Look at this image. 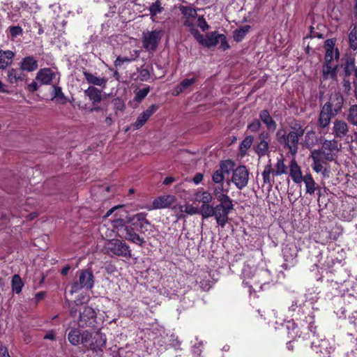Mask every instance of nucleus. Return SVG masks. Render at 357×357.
Masks as SVG:
<instances>
[{"instance_id":"nucleus-1","label":"nucleus","mask_w":357,"mask_h":357,"mask_svg":"<svg viewBox=\"0 0 357 357\" xmlns=\"http://www.w3.org/2000/svg\"><path fill=\"white\" fill-rule=\"evenodd\" d=\"M149 221L146 219L144 213H137L132 218H124L119 219L114 222V229L116 230L117 236L139 245H142L144 243L143 238H141L135 231L132 225L144 227L145 225H149Z\"/></svg>"},{"instance_id":"nucleus-2","label":"nucleus","mask_w":357,"mask_h":357,"mask_svg":"<svg viewBox=\"0 0 357 357\" xmlns=\"http://www.w3.org/2000/svg\"><path fill=\"white\" fill-rule=\"evenodd\" d=\"M243 284L248 288L250 294L273 281L271 271L266 267H254L249 264L244 266L242 271Z\"/></svg>"},{"instance_id":"nucleus-3","label":"nucleus","mask_w":357,"mask_h":357,"mask_svg":"<svg viewBox=\"0 0 357 357\" xmlns=\"http://www.w3.org/2000/svg\"><path fill=\"white\" fill-rule=\"evenodd\" d=\"M202 219L215 217L218 225L225 227L229 220V214L234 209L233 202H220L216 206H208L204 208Z\"/></svg>"},{"instance_id":"nucleus-4","label":"nucleus","mask_w":357,"mask_h":357,"mask_svg":"<svg viewBox=\"0 0 357 357\" xmlns=\"http://www.w3.org/2000/svg\"><path fill=\"white\" fill-rule=\"evenodd\" d=\"M309 325L307 326L308 329L312 333L311 337V348L317 354H319L322 357H328L331 352L333 351V346L331 345L330 342L324 338H320L319 336L315 334L313 331L312 317H309Z\"/></svg>"},{"instance_id":"nucleus-5","label":"nucleus","mask_w":357,"mask_h":357,"mask_svg":"<svg viewBox=\"0 0 357 357\" xmlns=\"http://www.w3.org/2000/svg\"><path fill=\"white\" fill-rule=\"evenodd\" d=\"M106 252L119 257H131V250L128 244L119 239H109L104 245Z\"/></svg>"},{"instance_id":"nucleus-6","label":"nucleus","mask_w":357,"mask_h":357,"mask_svg":"<svg viewBox=\"0 0 357 357\" xmlns=\"http://www.w3.org/2000/svg\"><path fill=\"white\" fill-rule=\"evenodd\" d=\"M305 133V130L301 126H294L287 134V137L283 135L285 144L289 149V152L295 155L298 151V140Z\"/></svg>"},{"instance_id":"nucleus-7","label":"nucleus","mask_w":357,"mask_h":357,"mask_svg":"<svg viewBox=\"0 0 357 357\" xmlns=\"http://www.w3.org/2000/svg\"><path fill=\"white\" fill-rule=\"evenodd\" d=\"M93 275L91 272L82 270L79 273L78 282H74L71 286L70 294L78 291L82 288L91 289L93 286Z\"/></svg>"},{"instance_id":"nucleus-8","label":"nucleus","mask_w":357,"mask_h":357,"mask_svg":"<svg viewBox=\"0 0 357 357\" xmlns=\"http://www.w3.org/2000/svg\"><path fill=\"white\" fill-rule=\"evenodd\" d=\"M341 147V144L336 139L324 140L321 146V151L324 158L328 161L334 160Z\"/></svg>"},{"instance_id":"nucleus-9","label":"nucleus","mask_w":357,"mask_h":357,"mask_svg":"<svg viewBox=\"0 0 357 357\" xmlns=\"http://www.w3.org/2000/svg\"><path fill=\"white\" fill-rule=\"evenodd\" d=\"M249 180V172L245 166H239L233 171L231 181L239 190L244 188Z\"/></svg>"},{"instance_id":"nucleus-10","label":"nucleus","mask_w":357,"mask_h":357,"mask_svg":"<svg viewBox=\"0 0 357 357\" xmlns=\"http://www.w3.org/2000/svg\"><path fill=\"white\" fill-rule=\"evenodd\" d=\"M234 165L230 160L222 161L219 169L214 171L212 175V181L216 185L225 184V176L228 175L233 169Z\"/></svg>"},{"instance_id":"nucleus-11","label":"nucleus","mask_w":357,"mask_h":357,"mask_svg":"<svg viewBox=\"0 0 357 357\" xmlns=\"http://www.w3.org/2000/svg\"><path fill=\"white\" fill-rule=\"evenodd\" d=\"M213 199V195L202 188L197 189L195 192L193 193L192 197V201L198 203H202V206H200L202 208V217L203 216V214H204L205 213L204 212V208L205 206H212L213 204H211V203L212 202Z\"/></svg>"},{"instance_id":"nucleus-12","label":"nucleus","mask_w":357,"mask_h":357,"mask_svg":"<svg viewBox=\"0 0 357 357\" xmlns=\"http://www.w3.org/2000/svg\"><path fill=\"white\" fill-rule=\"evenodd\" d=\"M298 250L294 244L286 245L282 249L283 257L284 263L283 267L285 269L294 266L297 263Z\"/></svg>"},{"instance_id":"nucleus-13","label":"nucleus","mask_w":357,"mask_h":357,"mask_svg":"<svg viewBox=\"0 0 357 357\" xmlns=\"http://www.w3.org/2000/svg\"><path fill=\"white\" fill-rule=\"evenodd\" d=\"M96 321V312L89 307L85 306L80 312L78 324L81 327L93 326Z\"/></svg>"},{"instance_id":"nucleus-14","label":"nucleus","mask_w":357,"mask_h":357,"mask_svg":"<svg viewBox=\"0 0 357 357\" xmlns=\"http://www.w3.org/2000/svg\"><path fill=\"white\" fill-rule=\"evenodd\" d=\"M161 37L162 32L160 31L154 30L144 33L142 38L143 47L149 50H154Z\"/></svg>"},{"instance_id":"nucleus-15","label":"nucleus","mask_w":357,"mask_h":357,"mask_svg":"<svg viewBox=\"0 0 357 357\" xmlns=\"http://www.w3.org/2000/svg\"><path fill=\"white\" fill-rule=\"evenodd\" d=\"M158 109V105L153 104L142 112L133 123L132 126L135 130L141 128L149 119V118Z\"/></svg>"},{"instance_id":"nucleus-16","label":"nucleus","mask_w":357,"mask_h":357,"mask_svg":"<svg viewBox=\"0 0 357 357\" xmlns=\"http://www.w3.org/2000/svg\"><path fill=\"white\" fill-rule=\"evenodd\" d=\"M57 73L51 68H43L40 70L36 75V79L43 84H50L54 80L58 79Z\"/></svg>"},{"instance_id":"nucleus-17","label":"nucleus","mask_w":357,"mask_h":357,"mask_svg":"<svg viewBox=\"0 0 357 357\" xmlns=\"http://www.w3.org/2000/svg\"><path fill=\"white\" fill-rule=\"evenodd\" d=\"M335 114H337L333 111V109H331V106L329 104H324L319 114V126L321 128L327 127L331 122L332 116Z\"/></svg>"},{"instance_id":"nucleus-18","label":"nucleus","mask_w":357,"mask_h":357,"mask_svg":"<svg viewBox=\"0 0 357 357\" xmlns=\"http://www.w3.org/2000/svg\"><path fill=\"white\" fill-rule=\"evenodd\" d=\"M335 43L333 40H326L325 42V62L335 63V60H337L339 57V52L337 49L334 48Z\"/></svg>"},{"instance_id":"nucleus-19","label":"nucleus","mask_w":357,"mask_h":357,"mask_svg":"<svg viewBox=\"0 0 357 357\" xmlns=\"http://www.w3.org/2000/svg\"><path fill=\"white\" fill-rule=\"evenodd\" d=\"M259 138L260 142L257 144L255 151L259 157L264 156L268 153L269 141L268 140V134L262 132L259 134Z\"/></svg>"},{"instance_id":"nucleus-20","label":"nucleus","mask_w":357,"mask_h":357,"mask_svg":"<svg viewBox=\"0 0 357 357\" xmlns=\"http://www.w3.org/2000/svg\"><path fill=\"white\" fill-rule=\"evenodd\" d=\"M176 198L173 195H162L155 198L152 203L151 209L165 208L175 202Z\"/></svg>"},{"instance_id":"nucleus-21","label":"nucleus","mask_w":357,"mask_h":357,"mask_svg":"<svg viewBox=\"0 0 357 357\" xmlns=\"http://www.w3.org/2000/svg\"><path fill=\"white\" fill-rule=\"evenodd\" d=\"M332 134L337 138L342 139L349 132L347 123L342 120H335L333 122Z\"/></svg>"},{"instance_id":"nucleus-22","label":"nucleus","mask_w":357,"mask_h":357,"mask_svg":"<svg viewBox=\"0 0 357 357\" xmlns=\"http://www.w3.org/2000/svg\"><path fill=\"white\" fill-rule=\"evenodd\" d=\"M229 188H225V184L216 185L213 188V195L217 200L220 202H231L232 199L228 196Z\"/></svg>"},{"instance_id":"nucleus-23","label":"nucleus","mask_w":357,"mask_h":357,"mask_svg":"<svg viewBox=\"0 0 357 357\" xmlns=\"http://www.w3.org/2000/svg\"><path fill=\"white\" fill-rule=\"evenodd\" d=\"M289 175L295 183L300 184L303 182L304 176L302 174L300 166L294 159L291 160L289 163Z\"/></svg>"},{"instance_id":"nucleus-24","label":"nucleus","mask_w":357,"mask_h":357,"mask_svg":"<svg viewBox=\"0 0 357 357\" xmlns=\"http://www.w3.org/2000/svg\"><path fill=\"white\" fill-rule=\"evenodd\" d=\"M106 336L100 331H96L93 334V343H91V349L93 351L100 350L106 345Z\"/></svg>"},{"instance_id":"nucleus-25","label":"nucleus","mask_w":357,"mask_h":357,"mask_svg":"<svg viewBox=\"0 0 357 357\" xmlns=\"http://www.w3.org/2000/svg\"><path fill=\"white\" fill-rule=\"evenodd\" d=\"M84 93L86 96L89 97L93 105H96L102 100V91L95 86H89Z\"/></svg>"},{"instance_id":"nucleus-26","label":"nucleus","mask_w":357,"mask_h":357,"mask_svg":"<svg viewBox=\"0 0 357 357\" xmlns=\"http://www.w3.org/2000/svg\"><path fill=\"white\" fill-rule=\"evenodd\" d=\"M84 76L87 82L93 86H98L105 89L107 85V79L105 77H97L87 71L84 72Z\"/></svg>"},{"instance_id":"nucleus-27","label":"nucleus","mask_w":357,"mask_h":357,"mask_svg":"<svg viewBox=\"0 0 357 357\" xmlns=\"http://www.w3.org/2000/svg\"><path fill=\"white\" fill-rule=\"evenodd\" d=\"M38 68V62L33 56H26L20 63V69L24 71L33 72Z\"/></svg>"},{"instance_id":"nucleus-28","label":"nucleus","mask_w":357,"mask_h":357,"mask_svg":"<svg viewBox=\"0 0 357 357\" xmlns=\"http://www.w3.org/2000/svg\"><path fill=\"white\" fill-rule=\"evenodd\" d=\"M259 118L269 131L273 132L275 130L277 124L267 110H262L259 114Z\"/></svg>"},{"instance_id":"nucleus-29","label":"nucleus","mask_w":357,"mask_h":357,"mask_svg":"<svg viewBox=\"0 0 357 357\" xmlns=\"http://www.w3.org/2000/svg\"><path fill=\"white\" fill-rule=\"evenodd\" d=\"M343 100V98L341 95L335 93L331 95L329 101L326 104H329L333 111L337 114L342 109Z\"/></svg>"},{"instance_id":"nucleus-30","label":"nucleus","mask_w":357,"mask_h":357,"mask_svg":"<svg viewBox=\"0 0 357 357\" xmlns=\"http://www.w3.org/2000/svg\"><path fill=\"white\" fill-rule=\"evenodd\" d=\"M112 213H114V219L112 220V225L114 226V222L119 219H123L124 218H127L128 211L125 210L122 206H114L112 208L109 209L106 214L104 215V218H107L111 215Z\"/></svg>"},{"instance_id":"nucleus-31","label":"nucleus","mask_w":357,"mask_h":357,"mask_svg":"<svg viewBox=\"0 0 357 357\" xmlns=\"http://www.w3.org/2000/svg\"><path fill=\"white\" fill-rule=\"evenodd\" d=\"M222 34L218 33L217 32H211L204 38L202 45L207 47L217 45L220 43V36H222Z\"/></svg>"},{"instance_id":"nucleus-32","label":"nucleus","mask_w":357,"mask_h":357,"mask_svg":"<svg viewBox=\"0 0 357 357\" xmlns=\"http://www.w3.org/2000/svg\"><path fill=\"white\" fill-rule=\"evenodd\" d=\"M14 54L11 51L0 52V68L5 69L11 64Z\"/></svg>"},{"instance_id":"nucleus-33","label":"nucleus","mask_w":357,"mask_h":357,"mask_svg":"<svg viewBox=\"0 0 357 357\" xmlns=\"http://www.w3.org/2000/svg\"><path fill=\"white\" fill-rule=\"evenodd\" d=\"M24 77L25 75L21 69H11L8 72V79L12 84L23 81Z\"/></svg>"},{"instance_id":"nucleus-34","label":"nucleus","mask_w":357,"mask_h":357,"mask_svg":"<svg viewBox=\"0 0 357 357\" xmlns=\"http://www.w3.org/2000/svg\"><path fill=\"white\" fill-rule=\"evenodd\" d=\"M303 182L305 183L307 193L312 195L315 192L316 183L311 174H305L303 176Z\"/></svg>"},{"instance_id":"nucleus-35","label":"nucleus","mask_w":357,"mask_h":357,"mask_svg":"<svg viewBox=\"0 0 357 357\" xmlns=\"http://www.w3.org/2000/svg\"><path fill=\"white\" fill-rule=\"evenodd\" d=\"M163 10L164 8L162 6V3L160 0H156L155 2L152 3L149 8L150 16L151 18L158 14H160Z\"/></svg>"},{"instance_id":"nucleus-36","label":"nucleus","mask_w":357,"mask_h":357,"mask_svg":"<svg viewBox=\"0 0 357 357\" xmlns=\"http://www.w3.org/2000/svg\"><path fill=\"white\" fill-rule=\"evenodd\" d=\"M337 63H326L323 67V75L324 78L333 77L335 75Z\"/></svg>"},{"instance_id":"nucleus-37","label":"nucleus","mask_w":357,"mask_h":357,"mask_svg":"<svg viewBox=\"0 0 357 357\" xmlns=\"http://www.w3.org/2000/svg\"><path fill=\"white\" fill-rule=\"evenodd\" d=\"M250 26L248 25H245L241 27L238 29H236L234 32V40L239 42L241 41L245 35L248 33Z\"/></svg>"},{"instance_id":"nucleus-38","label":"nucleus","mask_w":357,"mask_h":357,"mask_svg":"<svg viewBox=\"0 0 357 357\" xmlns=\"http://www.w3.org/2000/svg\"><path fill=\"white\" fill-rule=\"evenodd\" d=\"M81 334L82 333L77 329L70 331L68 335V341L73 345H78L80 344Z\"/></svg>"},{"instance_id":"nucleus-39","label":"nucleus","mask_w":357,"mask_h":357,"mask_svg":"<svg viewBox=\"0 0 357 357\" xmlns=\"http://www.w3.org/2000/svg\"><path fill=\"white\" fill-rule=\"evenodd\" d=\"M24 286L23 282L19 275H14L12 278V289L16 294H20Z\"/></svg>"},{"instance_id":"nucleus-40","label":"nucleus","mask_w":357,"mask_h":357,"mask_svg":"<svg viewBox=\"0 0 357 357\" xmlns=\"http://www.w3.org/2000/svg\"><path fill=\"white\" fill-rule=\"evenodd\" d=\"M195 82V78H190V79H183L181 84L176 86L175 89V93L176 95L179 94L180 93L183 92L184 90L188 89L189 86L192 85Z\"/></svg>"},{"instance_id":"nucleus-41","label":"nucleus","mask_w":357,"mask_h":357,"mask_svg":"<svg viewBox=\"0 0 357 357\" xmlns=\"http://www.w3.org/2000/svg\"><path fill=\"white\" fill-rule=\"evenodd\" d=\"M52 100H55L57 103L64 104L66 102V98L61 91V89L57 86H54V96Z\"/></svg>"},{"instance_id":"nucleus-42","label":"nucleus","mask_w":357,"mask_h":357,"mask_svg":"<svg viewBox=\"0 0 357 357\" xmlns=\"http://www.w3.org/2000/svg\"><path fill=\"white\" fill-rule=\"evenodd\" d=\"M91 343H93V334L88 331H83L81 334L80 344L91 349Z\"/></svg>"},{"instance_id":"nucleus-43","label":"nucleus","mask_w":357,"mask_h":357,"mask_svg":"<svg viewBox=\"0 0 357 357\" xmlns=\"http://www.w3.org/2000/svg\"><path fill=\"white\" fill-rule=\"evenodd\" d=\"M181 211L185 212L187 214L193 215L200 214L202 215V208H197L192 204H186L181 206Z\"/></svg>"},{"instance_id":"nucleus-44","label":"nucleus","mask_w":357,"mask_h":357,"mask_svg":"<svg viewBox=\"0 0 357 357\" xmlns=\"http://www.w3.org/2000/svg\"><path fill=\"white\" fill-rule=\"evenodd\" d=\"M254 138L252 136L249 135L247 136L241 143L240 145V151L243 153H245V152L250 148L253 143Z\"/></svg>"},{"instance_id":"nucleus-45","label":"nucleus","mask_w":357,"mask_h":357,"mask_svg":"<svg viewBox=\"0 0 357 357\" xmlns=\"http://www.w3.org/2000/svg\"><path fill=\"white\" fill-rule=\"evenodd\" d=\"M180 10L185 17L188 18L194 19L197 15L196 10L189 6H181Z\"/></svg>"},{"instance_id":"nucleus-46","label":"nucleus","mask_w":357,"mask_h":357,"mask_svg":"<svg viewBox=\"0 0 357 357\" xmlns=\"http://www.w3.org/2000/svg\"><path fill=\"white\" fill-rule=\"evenodd\" d=\"M287 167L284 163L283 160L278 159L275 165V169L273 172V176H280L285 174Z\"/></svg>"},{"instance_id":"nucleus-47","label":"nucleus","mask_w":357,"mask_h":357,"mask_svg":"<svg viewBox=\"0 0 357 357\" xmlns=\"http://www.w3.org/2000/svg\"><path fill=\"white\" fill-rule=\"evenodd\" d=\"M349 45L354 50H357V29L354 27L349 34Z\"/></svg>"},{"instance_id":"nucleus-48","label":"nucleus","mask_w":357,"mask_h":357,"mask_svg":"<svg viewBox=\"0 0 357 357\" xmlns=\"http://www.w3.org/2000/svg\"><path fill=\"white\" fill-rule=\"evenodd\" d=\"M286 328L288 330L289 334L290 335L291 337H294L298 335V329L297 328V325L293 320L288 321L287 322Z\"/></svg>"},{"instance_id":"nucleus-49","label":"nucleus","mask_w":357,"mask_h":357,"mask_svg":"<svg viewBox=\"0 0 357 357\" xmlns=\"http://www.w3.org/2000/svg\"><path fill=\"white\" fill-rule=\"evenodd\" d=\"M348 119L352 124L357 126V105H352L350 107Z\"/></svg>"},{"instance_id":"nucleus-50","label":"nucleus","mask_w":357,"mask_h":357,"mask_svg":"<svg viewBox=\"0 0 357 357\" xmlns=\"http://www.w3.org/2000/svg\"><path fill=\"white\" fill-rule=\"evenodd\" d=\"M271 173L273 174L271 166V165H267L265 167L264 172H262V177H263L264 183H268V184L271 185Z\"/></svg>"},{"instance_id":"nucleus-51","label":"nucleus","mask_w":357,"mask_h":357,"mask_svg":"<svg viewBox=\"0 0 357 357\" xmlns=\"http://www.w3.org/2000/svg\"><path fill=\"white\" fill-rule=\"evenodd\" d=\"M150 91V87L146 86L137 91L135 100L137 102L142 101Z\"/></svg>"},{"instance_id":"nucleus-52","label":"nucleus","mask_w":357,"mask_h":357,"mask_svg":"<svg viewBox=\"0 0 357 357\" xmlns=\"http://www.w3.org/2000/svg\"><path fill=\"white\" fill-rule=\"evenodd\" d=\"M135 61V58L130 56H118L114 61V66L116 67L121 66L125 63H130Z\"/></svg>"},{"instance_id":"nucleus-53","label":"nucleus","mask_w":357,"mask_h":357,"mask_svg":"<svg viewBox=\"0 0 357 357\" xmlns=\"http://www.w3.org/2000/svg\"><path fill=\"white\" fill-rule=\"evenodd\" d=\"M322 151L321 150H313L311 151L310 157L312 159L313 162L317 161H322Z\"/></svg>"},{"instance_id":"nucleus-54","label":"nucleus","mask_w":357,"mask_h":357,"mask_svg":"<svg viewBox=\"0 0 357 357\" xmlns=\"http://www.w3.org/2000/svg\"><path fill=\"white\" fill-rule=\"evenodd\" d=\"M260 128H261V123L257 119L254 120L252 123H250L248 126V128L251 132H257L259 130Z\"/></svg>"},{"instance_id":"nucleus-55","label":"nucleus","mask_w":357,"mask_h":357,"mask_svg":"<svg viewBox=\"0 0 357 357\" xmlns=\"http://www.w3.org/2000/svg\"><path fill=\"white\" fill-rule=\"evenodd\" d=\"M190 32L192 33V35H193V36L195 38V39L200 43L202 45L203 43V41L204 40V36L201 34L199 31L196 29H191L190 30Z\"/></svg>"},{"instance_id":"nucleus-56","label":"nucleus","mask_w":357,"mask_h":357,"mask_svg":"<svg viewBox=\"0 0 357 357\" xmlns=\"http://www.w3.org/2000/svg\"><path fill=\"white\" fill-rule=\"evenodd\" d=\"M203 346V342L202 341L199 342L197 343V344H195L193 346V348H192V353H193V355L195 356V357H199L200 355H201V353H202V349L201 347H202Z\"/></svg>"},{"instance_id":"nucleus-57","label":"nucleus","mask_w":357,"mask_h":357,"mask_svg":"<svg viewBox=\"0 0 357 357\" xmlns=\"http://www.w3.org/2000/svg\"><path fill=\"white\" fill-rule=\"evenodd\" d=\"M315 137V133L314 132H307L305 135V143L307 146L313 145V139Z\"/></svg>"},{"instance_id":"nucleus-58","label":"nucleus","mask_w":357,"mask_h":357,"mask_svg":"<svg viewBox=\"0 0 357 357\" xmlns=\"http://www.w3.org/2000/svg\"><path fill=\"white\" fill-rule=\"evenodd\" d=\"M198 26L204 31H206V30H208V25L206 21L204 20L203 16L199 17V18H198Z\"/></svg>"},{"instance_id":"nucleus-59","label":"nucleus","mask_w":357,"mask_h":357,"mask_svg":"<svg viewBox=\"0 0 357 357\" xmlns=\"http://www.w3.org/2000/svg\"><path fill=\"white\" fill-rule=\"evenodd\" d=\"M220 37V49L222 50H226L229 48V45L227 41L226 37L225 35H222Z\"/></svg>"},{"instance_id":"nucleus-60","label":"nucleus","mask_w":357,"mask_h":357,"mask_svg":"<svg viewBox=\"0 0 357 357\" xmlns=\"http://www.w3.org/2000/svg\"><path fill=\"white\" fill-rule=\"evenodd\" d=\"M323 161H317L313 162L312 165V169L317 173L322 172L323 169Z\"/></svg>"},{"instance_id":"nucleus-61","label":"nucleus","mask_w":357,"mask_h":357,"mask_svg":"<svg viewBox=\"0 0 357 357\" xmlns=\"http://www.w3.org/2000/svg\"><path fill=\"white\" fill-rule=\"evenodd\" d=\"M289 311L290 312H296L298 310V312L299 313L301 311L302 312H303V308L301 307V305L298 304L297 301H294L291 304V305L289 307Z\"/></svg>"},{"instance_id":"nucleus-62","label":"nucleus","mask_w":357,"mask_h":357,"mask_svg":"<svg viewBox=\"0 0 357 357\" xmlns=\"http://www.w3.org/2000/svg\"><path fill=\"white\" fill-rule=\"evenodd\" d=\"M10 31L13 36H16L22 33V29L20 26H12Z\"/></svg>"},{"instance_id":"nucleus-63","label":"nucleus","mask_w":357,"mask_h":357,"mask_svg":"<svg viewBox=\"0 0 357 357\" xmlns=\"http://www.w3.org/2000/svg\"><path fill=\"white\" fill-rule=\"evenodd\" d=\"M203 174L201 173H197L193 178V182L197 185L203 180Z\"/></svg>"},{"instance_id":"nucleus-64","label":"nucleus","mask_w":357,"mask_h":357,"mask_svg":"<svg viewBox=\"0 0 357 357\" xmlns=\"http://www.w3.org/2000/svg\"><path fill=\"white\" fill-rule=\"evenodd\" d=\"M0 353L1 354V357H10L6 348L5 347L0 348Z\"/></svg>"}]
</instances>
